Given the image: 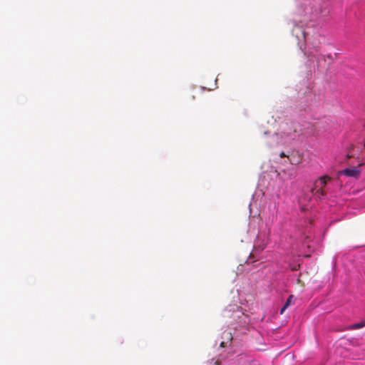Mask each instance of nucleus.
Wrapping results in <instances>:
<instances>
[{"label":"nucleus","instance_id":"10","mask_svg":"<svg viewBox=\"0 0 365 365\" xmlns=\"http://www.w3.org/2000/svg\"><path fill=\"white\" fill-rule=\"evenodd\" d=\"M279 156H280L281 158H284V157H286V155H285V153H284V152H282V153H280Z\"/></svg>","mask_w":365,"mask_h":365},{"label":"nucleus","instance_id":"2","mask_svg":"<svg viewBox=\"0 0 365 365\" xmlns=\"http://www.w3.org/2000/svg\"><path fill=\"white\" fill-rule=\"evenodd\" d=\"M296 133L297 129L295 128V124L293 123H287L282 126L281 135L282 138L287 139H294Z\"/></svg>","mask_w":365,"mask_h":365},{"label":"nucleus","instance_id":"5","mask_svg":"<svg viewBox=\"0 0 365 365\" xmlns=\"http://www.w3.org/2000/svg\"><path fill=\"white\" fill-rule=\"evenodd\" d=\"M365 327V321H362L359 323H356V324H354L353 325H351L349 329H361L362 327Z\"/></svg>","mask_w":365,"mask_h":365},{"label":"nucleus","instance_id":"8","mask_svg":"<svg viewBox=\"0 0 365 365\" xmlns=\"http://www.w3.org/2000/svg\"><path fill=\"white\" fill-rule=\"evenodd\" d=\"M353 157L354 156L352 155H351L349 152H348V154L346 155V159H349Z\"/></svg>","mask_w":365,"mask_h":365},{"label":"nucleus","instance_id":"9","mask_svg":"<svg viewBox=\"0 0 365 365\" xmlns=\"http://www.w3.org/2000/svg\"><path fill=\"white\" fill-rule=\"evenodd\" d=\"M354 150V145H351L350 147L349 148V150H348V152H351V150Z\"/></svg>","mask_w":365,"mask_h":365},{"label":"nucleus","instance_id":"6","mask_svg":"<svg viewBox=\"0 0 365 365\" xmlns=\"http://www.w3.org/2000/svg\"><path fill=\"white\" fill-rule=\"evenodd\" d=\"M317 67L320 68L322 66L321 61H323L324 62L326 61L324 56L322 55L316 58Z\"/></svg>","mask_w":365,"mask_h":365},{"label":"nucleus","instance_id":"3","mask_svg":"<svg viewBox=\"0 0 365 365\" xmlns=\"http://www.w3.org/2000/svg\"><path fill=\"white\" fill-rule=\"evenodd\" d=\"M339 173L347 177L358 178L361 173V170L357 168H350L341 170Z\"/></svg>","mask_w":365,"mask_h":365},{"label":"nucleus","instance_id":"1","mask_svg":"<svg viewBox=\"0 0 365 365\" xmlns=\"http://www.w3.org/2000/svg\"><path fill=\"white\" fill-rule=\"evenodd\" d=\"M331 180V178L327 175L322 176L319 178L314 182V187L312 190V192H314L315 190V194L319 197H323L325 195L324 187L327 185V182Z\"/></svg>","mask_w":365,"mask_h":365},{"label":"nucleus","instance_id":"4","mask_svg":"<svg viewBox=\"0 0 365 365\" xmlns=\"http://www.w3.org/2000/svg\"><path fill=\"white\" fill-rule=\"evenodd\" d=\"M292 298H293V296H292V295H290V296L288 297V299H287V300L286 303L284 304V305L283 306V307H282V308L281 309V310H280V314H283V313H284V310H285V309H286L289 306V304H291V302H292Z\"/></svg>","mask_w":365,"mask_h":365},{"label":"nucleus","instance_id":"11","mask_svg":"<svg viewBox=\"0 0 365 365\" xmlns=\"http://www.w3.org/2000/svg\"><path fill=\"white\" fill-rule=\"evenodd\" d=\"M362 165H363V163H359V167L361 166Z\"/></svg>","mask_w":365,"mask_h":365},{"label":"nucleus","instance_id":"7","mask_svg":"<svg viewBox=\"0 0 365 365\" xmlns=\"http://www.w3.org/2000/svg\"><path fill=\"white\" fill-rule=\"evenodd\" d=\"M265 247V244L264 243H262V244H260L257 247L255 246V251L257 252V251H262L264 249Z\"/></svg>","mask_w":365,"mask_h":365}]
</instances>
